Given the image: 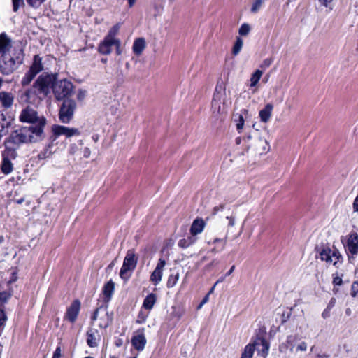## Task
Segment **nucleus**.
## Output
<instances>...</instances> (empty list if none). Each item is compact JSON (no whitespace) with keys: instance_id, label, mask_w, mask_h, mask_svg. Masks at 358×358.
Listing matches in <instances>:
<instances>
[{"instance_id":"nucleus-1","label":"nucleus","mask_w":358,"mask_h":358,"mask_svg":"<svg viewBox=\"0 0 358 358\" xmlns=\"http://www.w3.org/2000/svg\"><path fill=\"white\" fill-rule=\"evenodd\" d=\"M43 138V131L33 126L22 127L13 131L4 141L5 149L12 157H17L16 150L19 147L27 143H33Z\"/></svg>"},{"instance_id":"nucleus-2","label":"nucleus","mask_w":358,"mask_h":358,"mask_svg":"<svg viewBox=\"0 0 358 358\" xmlns=\"http://www.w3.org/2000/svg\"><path fill=\"white\" fill-rule=\"evenodd\" d=\"M54 77L48 73L41 74L32 87L22 92L19 100L22 103L36 104L44 99L50 92Z\"/></svg>"},{"instance_id":"nucleus-3","label":"nucleus","mask_w":358,"mask_h":358,"mask_svg":"<svg viewBox=\"0 0 358 358\" xmlns=\"http://www.w3.org/2000/svg\"><path fill=\"white\" fill-rule=\"evenodd\" d=\"M20 120L23 122L31 123L34 128H41L43 131V128L46 124V120L43 116H38V113L33 108L27 107L23 109L19 117Z\"/></svg>"},{"instance_id":"nucleus-4","label":"nucleus","mask_w":358,"mask_h":358,"mask_svg":"<svg viewBox=\"0 0 358 358\" xmlns=\"http://www.w3.org/2000/svg\"><path fill=\"white\" fill-rule=\"evenodd\" d=\"M137 260L138 259L136 257L134 250H128L120 272V276L122 280L124 281H127L129 280L133 271L136 267Z\"/></svg>"},{"instance_id":"nucleus-5","label":"nucleus","mask_w":358,"mask_h":358,"mask_svg":"<svg viewBox=\"0 0 358 358\" xmlns=\"http://www.w3.org/2000/svg\"><path fill=\"white\" fill-rule=\"evenodd\" d=\"M118 26H114L108 33L104 39L100 43L98 47V51L102 55H109L111 53L115 45H118V38L116 34L118 32Z\"/></svg>"},{"instance_id":"nucleus-6","label":"nucleus","mask_w":358,"mask_h":358,"mask_svg":"<svg viewBox=\"0 0 358 358\" xmlns=\"http://www.w3.org/2000/svg\"><path fill=\"white\" fill-rule=\"evenodd\" d=\"M320 258L322 261H324L327 264H332L336 268H338L342 263V256L339 251L329 247H324L320 252Z\"/></svg>"},{"instance_id":"nucleus-7","label":"nucleus","mask_w":358,"mask_h":358,"mask_svg":"<svg viewBox=\"0 0 358 358\" xmlns=\"http://www.w3.org/2000/svg\"><path fill=\"white\" fill-rule=\"evenodd\" d=\"M51 88H52L56 99L61 100L71 95L73 86L70 81L63 79L55 83L52 81Z\"/></svg>"},{"instance_id":"nucleus-8","label":"nucleus","mask_w":358,"mask_h":358,"mask_svg":"<svg viewBox=\"0 0 358 358\" xmlns=\"http://www.w3.org/2000/svg\"><path fill=\"white\" fill-rule=\"evenodd\" d=\"M225 93L220 87H216L212 101V110L213 114L220 115L226 113L228 104L225 100Z\"/></svg>"},{"instance_id":"nucleus-9","label":"nucleus","mask_w":358,"mask_h":358,"mask_svg":"<svg viewBox=\"0 0 358 358\" xmlns=\"http://www.w3.org/2000/svg\"><path fill=\"white\" fill-rule=\"evenodd\" d=\"M76 103L72 99H66L62 104L59 117L62 123L67 124L73 119Z\"/></svg>"},{"instance_id":"nucleus-10","label":"nucleus","mask_w":358,"mask_h":358,"mask_svg":"<svg viewBox=\"0 0 358 358\" xmlns=\"http://www.w3.org/2000/svg\"><path fill=\"white\" fill-rule=\"evenodd\" d=\"M99 320V326L101 328H107L113 320V316L108 312L106 306H101L99 307L94 313L92 320L93 321Z\"/></svg>"},{"instance_id":"nucleus-11","label":"nucleus","mask_w":358,"mask_h":358,"mask_svg":"<svg viewBox=\"0 0 358 358\" xmlns=\"http://www.w3.org/2000/svg\"><path fill=\"white\" fill-rule=\"evenodd\" d=\"M17 68L16 62L14 57L8 54L1 55L0 59V71L3 75L12 73Z\"/></svg>"},{"instance_id":"nucleus-12","label":"nucleus","mask_w":358,"mask_h":358,"mask_svg":"<svg viewBox=\"0 0 358 358\" xmlns=\"http://www.w3.org/2000/svg\"><path fill=\"white\" fill-rule=\"evenodd\" d=\"M52 131L55 138L60 136H65L66 138H70L80 134V131L78 129L69 128L62 125H53Z\"/></svg>"},{"instance_id":"nucleus-13","label":"nucleus","mask_w":358,"mask_h":358,"mask_svg":"<svg viewBox=\"0 0 358 358\" xmlns=\"http://www.w3.org/2000/svg\"><path fill=\"white\" fill-rule=\"evenodd\" d=\"M299 340V337L297 335L290 334L288 335L286 338V341L282 342L279 345V352L281 354L287 355L288 350L291 352H294L295 343Z\"/></svg>"},{"instance_id":"nucleus-14","label":"nucleus","mask_w":358,"mask_h":358,"mask_svg":"<svg viewBox=\"0 0 358 358\" xmlns=\"http://www.w3.org/2000/svg\"><path fill=\"white\" fill-rule=\"evenodd\" d=\"M165 265V260L159 259L156 268L150 275V281L153 283V285H157L161 282L163 275V270Z\"/></svg>"},{"instance_id":"nucleus-15","label":"nucleus","mask_w":358,"mask_h":358,"mask_svg":"<svg viewBox=\"0 0 358 358\" xmlns=\"http://www.w3.org/2000/svg\"><path fill=\"white\" fill-rule=\"evenodd\" d=\"M2 157L3 159L1 164V170L4 174L8 175L10 173L13 169V165L10 159H15L16 157H12L9 155L6 149L3 152Z\"/></svg>"},{"instance_id":"nucleus-16","label":"nucleus","mask_w":358,"mask_h":358,"mask_svg":"<svg viewBox=\"0 0 358 358\" xmlns=\"http://www.w3.org/2000/svg\"><path fill=\"white\" fill-rule=\"evenodd\" d=\"M346 248L352 255H356L358 253V234L353 232L349 234Z\"/></svg>"},{"instance_id":"nucleus-17","label":"nucleus","mask_w":358,"mask_h":358,"mask_svg":"<svg viewBox=\"0 0 358 358\" xmlns=\"http://www.w3.org/2000/svg\"><path fill=\"white\" fill-rule=\"evenodd\" d=\"M147 340L143 331H138L131 338V344L138 351H143L146 345Z\"/></svg>"},{"instance_id":"nucleus-18","label":"nucleus","mask_w":358,"mask_h":358,"mask_svg":"<svg viewBox=\"0 0 358 358\" xmlns=\"http://www.w3.org/2000/svg\"><path fill=\"white\" fill-rule=\"evenodd\" d=\"M80 309V302L75 300L71 304L66 311V317L71 322H74L78 317Z\"/></svg>"},{"instance_id":"nucleus-19","label":"nucleus","mask_w":358,"mask_h":358,"mask_svg":"<svg viewBox=\"0 0 358 358\" xmlns=\"http://www.w3.org/2000/svg\"><path fill=\"white\" fill-rule=\"evenodd\" d=\"M206 227V222L202 218L197 217L195 219L190 227L191 236L195 237L196 235L200 234L203 232Z\"/></svg>"},{"instance_id":"nucleus-20","label":"nucleus","mask_w":358,"mask_h":358,"mask_svg":"<svg viewBox=\"0 0 358 358\" xmlns=\"http://www.w3.org/2000/svg\"><path fill=\"white\" fill-rule=\"evenodd\" d=\"M12 47L11 39L5 33L0 34V54H8Z\"/></svg>"},{"instance_id":"nucleus-21","label":"nucleus","mask_w":358,"mask_h":358,"mask_svg":"<svg viewBox=\"0 0 358 358\" xmlns=\"http://www.w3.org/2000/svg\"><path fill=\"white\" fill-rule=\"evenodd\" d=\"M13 95L10 92H0V103L5 108H9L13 103Z\"/></svg>"},{"instance_id":"nucleus-22","label":"nucleus","mask_w":358,"mask_h":358,"mask_svg":"<svg viewBox=\"0 0 358 358\" xmlns=\"http://www.w3.org/2000/svg\"><path fill=\"white\" fill-rule=\"evenodd\" d=\"M273 109V104L267 103L265 107L259 111V115L262 122H267L270 120Z\"/></svg>"},{"instance_id":"nucleus-23","label":"nucleus","mask_w":358,"mask_h":358,"mask_svg":"<svg viewBox=\"0 0 358 358\" xmlns=\"http://www.w3.org/2000/svg\"><path fill=\"white\" fill-rule=\"evenodd\" d=\"M43 70V66L42 64V58L36 55L34 57L33 62L29 71L37 75L38 73Z\"/></svg>"},{"instance_id":"nucleus-24","label":"nucleus","mask_w":358,"mask_h":358,"mask_svg":"<svg viewBox=\"0 0 358 358\" xmlns=\"http://www.w3.org/2000/svg\"><path fill=\"white\" fill-rule=\"evenodd\" d=\"M145 48V41L143 38H138L134 41L132 46V50L136 55H141Z\"/></svg>"},{"instance_id":"nucleus-25","label":"nucleus","mask_w":358,"mask_h":358,"mask_svg":"<svg viewBox=\"0 0 358 358\" xmlns=\"http://www.w3.org/2000/svg\"><path fill=\"white\" fill-rule=\"evenodd\" d=\"M236 213L234 211L226 215L225 220L228 221L227 224V236L231 232V228L236 225Z\"/></svg>"},{"instance_id":"nucleus-26","label":"nucleus","mask_w":358,"mask_h":358,"mask_svg":"<svg viewBox=\"0 0 358 358\" xmlns=\"http://www.w3.org/2000/svg\"><path fill=\"white\" fill-rule=\"evenodd\" d=\"M157 301L155 294L151 293L148 294L143 301V307L147 310H151Z\"/></svg>"},{"instance_id":"nucleus-27","label":"nucleus","mask_w":358,"mask_h":358,"mask_svg":"<svg viewBox=\"0 0 358 358\" xmlns=\"http://www.w3.org/2000/svg\"><path fill=\"white\" fill-rule=\"evenodd\" d=\"M180 278V273L176 268L171 270V273L169 276L167 280V287H173L178 282Z\"/></svg>"},{"instance_id":"nucleus-28","label":"nucleus","mask_w":358,"mask_h":358,"mask_svg":"<svg viewBox=\"0 0 358 358\" xmlns=\"http://www.w3.org/2000/svg\"><path fill=\"white\" fill-rule=\"evenodd\" d=\"M115 284L112 280L108 282L103 287V293L107 298V301H109L114 292Z\"/></svg>"},{"instance_id":"nucleus-29","label":"nucleus","mask_w":358,"mask_h":358,"mask_svg":"<svg viewBox=\"0 0 358 358\" xmlns=\"http://www.w3.org/2000/svg\"><path fill=\"white\" fill-rule=\"evenodd\" d=\"M255 345L256 343L248 344L245 347L241 358H252L255 350Z\"/></svg>"},{"instance_id":"nucleus-30","label":"nucleus","mask_w":358,"mask_h":358,"mask_svg":"<svg viewBox=\"0 0 358 358\" xmlns=\"http://www.w3.org/2000/svg\"><path fill=\"white\" fill-rule=\"evenodd\" d=\"M196 240V237H193L192 236H190L187 237V238H182L180 239L178 241V246L182 248H187L189 247L190 245H193Z\"/></svg>"},{"instance_id":"nucleus-31","label":"nucleus","mask_w":358,"mask_h":358,"mask_svg":"<svg viewBox=\"0 0 358 358\" xmlns=\"http://www.w3.org/2000/svg\"><path fill=\"white\" fill-rule=\"evenodd\" d=\"M262 74H263V71H261V70H259V69L256 70L252 74L251 78L250 79V87H255L257 85V84L259 81Z\"/></svg>"},{"instance_id":"nucleus-32","label":"nucleus","mask_w":358,"mask_h":358,"mask_svg":"<svg viewBox=\"0 0 358 358\" xmlns=\"http://www.w3.org/2000/svg\"><path fill=\"white\" fill-rule=\"evenodd\" d=\"M96 333V331H94V330H89L87 331V344L90 346V347H94V346H96L97 345V342H96V336H95V334Z\"/></svg>"},{"instance_id":"nucleus-33","label":"nucleus","mask_w":358,"mask_h":358,"mask_svg":"<svg viewBox=\"0 0 358 358\" xmlns=\"http://www.w3.org/2000/svg\"><path fill=\"white\" fill-rule=\"evenodd\" d=\"M36 75L31 72L30 71H28L23 78L22 79L21 84L22 86H27L35 78Z\"/></svg>"},{"instance_id":"nucleus-34","label":"nucleus","mask_w":358,"mask_h":358,"mask_svg":"<svg viewBox=\"0 0 358 358\" xmlns=\"http://www.w3.org/2000/svg\"><path fill=\"white\" fill-rule=\"evenodd\" d=\"M243 45V39L241 38L240 37H238L236 38V41L234 45L232 53L234 55H237L241 52Z\"/></svg>"},{"instance_id":"nucleus-35","label":"nucleus","mask_w":358,"mask_h":358,"mask_svg":"<svg viewBox=\"0 0 358 358\" xmlns=\"http://www.w3.org/2000/svg\"><path fill=\"white\" fill-rule=\"evenodd\" d=\"M7 317L5 314V312L3 311V310L0 308V335H1Z\"/></svg>"},{"instance_id":"nucleus-36","label":"nucleus","mask_w":358,"mask_h":358,"mask_svg":"<svg viewBox=\"0 0 358 358\" xmlns=\"http://www.w3.org/2000/svg\"><path fill=\"white\" fill-rule=\"evenodd\" d=\"M250 31V27L248 24H243L238 30V34L241 36H247Z\"/></svg>"},{"instance_id":"nucleus-37","label":"nucleus","mask_w":358,"mask_h":358,"mask_svg":"<svg viewBox=\"0 0 358 358\" xmlns=\"http://www.w3.org/2000/svg\"><path fill=\"white\" fill-rule=\"evenodd\" d=\"M45 0H27V4L36 9L38 8Z\"/></svg>"},{"instance_id":"nucleus-38","label":"nucleus","mask_w":358,"mask_h":358,"mask_svg":"<svg viewBox=\"0 0 358 358\" xmlns=\"http://www.w3.org/2000/svg\"><path fill=\"white\" fill-rule=\"evenodd\" d=\"M10 296L11 294L6 292H0V306L5 304L10 299Z\"/></svg>"},{"instance_id":"nucleus-39","label":"nucleus","mask_w":358,"mask_h":358,"mask_svg":"<svg viewBox=\"0 0 358 358\" xmlns=\"http://www.w3.org/2000/svg\"><path fill=\"white\" fill-rule=\"evenodd\" d=\"M307 349V343L305 341H301L296 345L294 352L297 353L299 351L305 352Z\"/></svg>"},{"instance_id":"nucleus-40","label":"nucleus","mask_w":358,"mask_h":358,"mask_svg":"<svg viewBox=\"0 0 358 358\" xmlns=\"http://www.w3.org/2000/svg\"><path fill=\"white\" fill-rule=\"evenodd\" d=\"M262 3L263 0H255L251 8V12L254 13H257L261 8Z\"/></svg>"},{"instance_id":"nucleus-41","label":"nucleus","mask_w":358,"mask_h":358,"mask_svg":"<svg viewBox=\"0 0 358 358\" xmlns=\"http://www.w3.org/2000/svg\"><path fill=\"white\" fill-rule=\"evenodd\" d=\"M8 128L4 122H0V142L2 138L8 134Z\"/></svg>"},{"instance_id":"nucleus-42","label":"nucleus","mask_w":358,"mask_h":358,"mask_svg":"<svg viewBox=\"0 0 358 358\" xmlns=\"http://www.w3.org/2000/svg\"><path fill=\"white\" fill-rule=\"evenodd\" d=\"M13 11L17 12L20 7L24 5V0H12Z\"/></svg>"},{"instance_id":"nucleus-43","label":"nucleus","mask_w":358,"mask_h":358,"mask_svg":"<svg viewBox=\"0 0 358 358\" xmlns=\"http://www.w3.org/2000/svg\"><path fill=\"white\" fill-rule=\"evenodd\" d=\"M273 62V59L272 58H266L262 62L260 67L263 69H266L271 65Z\"/></svg>"},{"instance_id":"nucleus-44","label":"nucleus","mask_w":358,"mask_h":358,"mask_svg":"<svg viewBox=\"0 0 358 358\" xmlns=\"http://www.w3.org/2000/svg\"><path fill=\"white\" fill-rule=\"evenodd\" d=\"M227 236H225V238L224 239L216 238L213 241V244H215L217 243H222V247L220 248V250H223L224 249L225 245H226V240H227Z\"/></svg>"},{"instance_id":"nucleus-45","label":"nucleus","mask_w":358,"mask_h":358,"mask_svg":"<svg viewBox=\"0 0 358 358\" xmlns=\"http://www.w3.org/2000/svg\"><path fill=\"white\" fill-rule=\"evenodd\" d=\"M244 125V119L242 115H238V120H237L236 129L240 131Z\"/></svg>"},{"instance_id":"nucleus-46","label":"nucleus","mask_w":358,"mask_h":358,"mask_svg":"<svg viewBox=\"0 0 358 358\" xmlns=\"http://www.w3.org/2000/svg\"><path fill=\"white\" fill-rule=\"evenodd\" d=\"M261 343H262V345L263 347L262 353L265 356H266L267 354H268V344L267 343V342L264 339H262Z\"/></svg>"},{"instance_id":"nucleus-47","label":"nucleus","mask_w":358,"mask_h":358,"mask_svg":"<svg viewBox=\"0 0 358 358\" xmlns=\"http://www.w3.org/2000/svg\"><path fill=\"white\" fill-rule=\"evenodd\" d=\"M358 294V282H355L352 285V295L355 296Z\"/></svg>"},{"instance_id":"nucleus-48","label":"nucleus","mask_w":358,"mask_h":358,"mask_svg":"<svg viewBox=\"0 0 358 358\" xmlns=\"http://www.w3.org/2000/svg\"><path fill=\"white\" fill-rule=\"evenodd\" d=\"M62 357V350H61V348L60 347H57L54 353H53V356H52V358H61Z\"/></svg>"},{"instance_id":"nucleus-49","label":"nucleus","mask_w":358,"mask_h":358,"mask_svg":"<svg viewBox=\"0 0 358 358\" xmlns=\"http://www.w3.org/2000/svg\"><path fill=\"white\" fill-rule=\"evenodd\" d=\"M224 208V205H223V204H221L218 206H215L213 208V214L216 215L218 213L219 211L222 210Z\"/></svg>"},{"instance_id":"nucleus-50","label":"nucleus","mask_w":358,"mask_h":358,"mask_svg":"<svg viewBox=\"0 0 358 358\" xmlns=\"http://www.w3.org/2000/svg\"><path fill=\"white\" fill-rule=\"evenodd\" d=\"M209 300V294H207L204 298L202 299L201 302L200 303V304L198 306V309H200L201 308V307L205 304Z\"/></svg>"},{"instance_id":"nucleus-51","label":"nucleus","mask_w":358,"mask_h":358,"mask_svg":"<svg viewBox=\"0 0 358 358\" xmlns=\"http://www.w3.org/2000/svg\"><path fill=\"white\" fill-rule=\"evenodd\" d=\"M85 95H86L85 91L80 90L77 95V98L78 100L81 101L85 97Z\"/></svg>"},{"instance_id":"nucleus-52","label":"nucleus","mask_w":358,"mask_h":358,"mask_svg":"<svg viewBox=\"0 0 358 358\" xmlns=\"http://www.w3.org/2000/svg\"><path fill=\"white\" fill-rule=\"evenodd\" d=\"M120 44H121V42L118 39V45H115V50H116V54L117 55H120L122 54V50L120 49Z\"/></svg>"},{"instance_id":"nucleus-53","label":"nucleus","mask_w":358,"mask_h":358,"mask_svg":"<svg viewBox=\"0 0 358 358\" xmlns=\"http://www.w3.org/2000/svg\"><path fill=\"white\" fill-rule=\"evenodd\" d=\"M90 150L89 148H85L84 149V151H83V156L85 157V158H88L90 156Z\"/></svg>"},{"instance_id":"nucleus-54","label":"nucleus","mask_w":358,"mask_h":358,"mask_svg":"<svg viewBox=\"0 0 358 358\" xmlns=\"http://www.w3.org/2000/svg\"><path fill=\"white\" fill-rule=\"evenodd\" d=\"M353 208L355 211L358 212V196L355 198L354 201Z\"/></svg>"},{"instance_id":"nucleus-55","label":"nucleus","mask_w":358,"mask_h":358,"mask_svg":"<svg viewBox=\"0 0 358 358\" xmlns=\"http://www.w3.org/2000/svg\"><path fill=\"white\" fill-rule=\"evenodd\" d=\"M321 4L327 7L328 5L332 1V0H319Z\"/></svg>"},{"instance_id":"nucleus-56","label":"nucleus","mask_w":358,"mask_h":358,"mask_svg":"<svg viewBox=\"0 0 358 358\" xmlns=\"http://www.w3.org/2000/svg\"><path fill=\"white\" fill-rule=\"evenodd\" d=\"M219 264V262L217 261L216 259H214L207 266L206 268H210L211 266H213V265H217Z\"/></svg>"},{"instance_id":"nucleus-57","label":"nucleus","mask_w":358,"mask_h":358,"mask_svg":"<svg viewBox=\"0 0 358 358\" xmlns=\"http://www.w3.org/2000/svg\"><path fill=\"white\" fill-rule=\"evenodd\" d=\"M290 317V313L287 314V315H285V314L282 315V323L286 322Z\"/></svg>"},{"instance_id":"nucleus-58","label":"nucleus","mask_w":358,"mask_h":358,"mask_svg":"<svg viewBox=\"0 0 358 358\" xmlns=\"http://www.w3.org/2000/svg\"><path fill=\"white\" fill-rule=\"evenodd\" d=\"M234 269H235V266H232L231 267V268L229 269V271L225 274V276L227 277V276L230 275L233 273Z\"/></svg>"},{"instance_id":"nucleus-59","label":"nucleus","mask_w":358,"mask_h":358,"mask_svg":"<svg viewBox=\"0 0 358 358\" xmlns=\"http://www.w3.org/2000/svg\"><path fill=\"white\" fill-rule=\"evenodd\" d=\"M317 358H330V356L327 354H322L317 355Z\"/></svg>"},{"instance_id":"nucleus-60","label":"nucleus","mask_w":358,"mask_h":358,"mask_svg":"<svg viewBox=\"0 0 358 358\" xmlns=\"http://www.w3.org/2000/svg\"><path fill=\"white\" fill-rule=\"evenodd\" d=\"M127 1H128L129 7L131 8L135 4L136 0H127Z\"/></svg>"},{"instance_id":"nucleus-61","label":"nucleus","mask_w":358,"mask_h":358,"mask_svg":"<svg viewBox=\"0 0 358 358\" xmlns=\"http://www.w3.org/2000/svg\"><path fill=\"white\" fill-rule=\"evenodd\" d=\"M24 201V198H21L20 199L15 200V202H16L17 204H22Z\"/></svg>"},{"instance_id":"nucleus-62","label":"nucleus","mask_w":358,"mask_h":358,"mask_svg":"<svg viewBox=\"0 0 358 358\" xmlns=\"http://www.w3.org/2000/svg\"><path fill=\"white\" fill-rule=\"evenodd\" d=\"M16 280H17V276L15 275V273H13V277L10 279V280L9 281V282L11 283L13 282H15Z\"/></svg>"},{"instance_id":"nucleus-63","label":"nucleus","mask_w":358,"mask_h":358,"mask_svg":"<svg viewBox=\"0 0 358 358\" xmlns=\"http://www.w3.org/2000/svg\"><path fill=\"white\" fill-rule=\"evenodd\" d=\"M225 278H226V276H225V275H224V277L220 278V279H219V280L215 282V285H217L218 283H220V282H222L224 280Z\"/></svg>"},{"instance_id":"nucleus-64","label":"nucleus","mask_w":358,"mask_h":358,"mask_svg":"<svg viewBox=\"0 0 358 358\" xmlns=\"http://www.w3.org/2000/svg\"><path fill=\"white\" fill-rule=\"evenodd\" d=\"M220 251V250H217L216 248H213L211 250H210V252L213 253V254H216L217 252Z\"/></svg>"}]
</instances>
